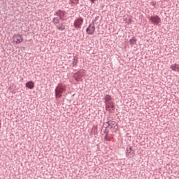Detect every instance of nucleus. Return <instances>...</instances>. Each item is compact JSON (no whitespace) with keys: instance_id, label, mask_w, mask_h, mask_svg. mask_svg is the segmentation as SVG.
Wrapping results in <instances>:
<instances>
[{"instance_id":"obj_20","label":"nucleus","mask_w":179,"mask_h":179,"mask_svg":"<svg viewBox=\"0 0 179 179\" xmlns=\"http://www.w3.org/2000/svg\"><path fill=\"white\" fill-rule=\"evenodd\" d=\"M104 139H105V141H107L108 142L110 141V138H108V134H106Z\"/></svg>"},{"instance_id":"obj_12","label":"nucleus","mask_w":179,"mask_h":179,"mask_svg":"<svg viewBox=\"0 0 179 179\" xmlns=\"http://www.w3.org/2000/svg\"><path fill=\"white\" fill-rule=\"evenodd\" d=\"M136 41H137L136 38H135V36H133L132 38L129 40V43L132 46L136 44Z\"/></svg>"},{"instance_id":"obj_17","label":"nucleus","mask_w":179,"mask_h":179,"mask_svg":"<svg viewBox=\"0 0 179 179\" xmlns=\"http://www.w3.org/2000/svg\"><path fill=\"white\" fill-rule=\"evenodd\" d=\"M71 3L73 5H78L79 3V0H70Z\"/></svg>"},{"instance_id":"obj_11","label":"nucleus","mask_w":179,"mask_h":179,"mask_svg":"<svg viewBox=\"0 0 179 179\" xmlns=\"http://www.w3.org/2000/svg\"><path fill=\"white\" fill-rule=\"evenodd\" d=\"M106 108L107 111H110V110H115V108L114 107V104H113L112 103H108V104H106Z\"/></svg>"},{"instance_id":"obj_19","label":"nucleus","mask_w":179,"mask_h":179,"mask_svg":"<svg viewBox=\"0 0 179 179\" xmlns=\"http://www.w3.org/2000/svg\"><path fill=\"white\" fill-rule=\"evenodd\" d=\"M103 132H104V134H106H106L108 135L110 131L108 129H104Z\"/></svg>"},{"instance_id":"obj_2","label":"nucleus","mask_w":179,"mask_h":179,"mask_svg":"<svg viewBox=\"0 0 179 179\" xmlns=\"http://www.w3.org/2000/svg\"><path fill=\"white\" fill-rule=\"evenodd\" d=\"M149 20L152 23V24L157 25L162 23V19L159 15H155L148 17Z\"/></svg>"},{"instance_id":"obj_4","label":"nucleus","mask_w":179,"mask_h":179,"mask_svg":"<svg viewBox=\"0 0 179 179\" xmlns=\"http://www.w3.org/2000/svg\"><path fill=\"white\" fill-rule=\"evenodd\" d=\"M94 31H96V27L93 22H91L86 29V33L89 36H93V34H94Z\"/></svg>"},{"instance_id":"obj_13","label":"nucleus","mask_w":179,"mask_h":179,"mask_svg":"<svg viewBox=\"0 0 179 179\" xmlns=\"http://www.w3.org/2000/svg\"><path fill=\"white\" fill-rule=\"evenodd\" d=\"M15 85H12L10 86L8 90L10 92V93H12L13 94H15V93H16V90L15 89Z\"/></svg>"},{"instance_id":"obj_16","label":"nucleus","mask_w":179,"mask_h":179,"mask_svg":"<svg viewBox=\"0 0 179 179\" xmlns=\"http://www.w3.org/2000/svg\"><path fill=\"white\" fill-rule=\"evenodd\" d=\"M107 128H110V126H108V122H104L103 124V129H107Z\"/></svg>"},{"instance_id":"obj_7","label":"nucleus","mask_w":179,"mask_h":179,"mask_svg":"<svg viewBox=\"0 0 179 179\" xmlns=\"http://www.w3.org/2000/svg\"><path fill=\"white\" fill-rule=\"evenodd\" d=\"M13 41L15 42L16 44H20V43L23 41V37L22 36V35H15L13 36Z\"/></svg>"},{"instance_id":"obj_14","label":"nucleus","mask_w":179,"mask_h":179,"mask_svg":"<svg viewBox=\"0 0 179 179\" xmlns=\"http://www.w3.org/2000/svg\"><path fill=\"white\" fill-rule=\"evenodd\" d=\"M103 100H105V103H108L111 100V96L107 94L105 96Z\"/></svg>"},{"instance_id":"obj_18","label":"nucleus","mask_w":179,"mask_h":179,"mask_svg":"<svg viewBox=\"0 0 179 179\" xmlns=\"http://www.w3.org/2000/svg\"><path fill=\"white\" fill-rule=\"evenodd\" d=\"M99 19H100V16H96L94 20H92V23H93V24H94V23H96V22H97V20H99Z\"/></svg>"},{"instance_id":"obj_21","label":"nucleus","mask_w":179,"mask_h":179,"mask_svg":"<svg viewBox=\"0 0 179 179\" xmlns=\"http://www.w3.org/2000/svg\"><path fill=\"white\" fill-rule=\"evenodd\" d=\"M90 2H92V3H94V2H96V0H90Z\"/></svg>"},{"instance_id":"obj_8","label":"nucleus","mask_w":179,"mask_h":179,"mask_svg":"<svg viewBox=\"0 0 179 179\" xmlns=\"http://www.w3.org/2000/svg\"><path fill=\"white\" fill-rule=\"evenodd\" d=\"M56 26L57 30H59V31H64L65 30V24L64 22L60 23L59 21V24H54Z\"/></svg>"},{"instance_id":"obj_9","label":"nucleus","mask_w":179,"mask_h":179,"mask_svg":"<svg viewBox=\"0 0 179 179\" xmlns=\"http://www.w3.org/2000/svg\"><path fill=\"white\" fill-rule=\"evenodd\" d=\"M25 87H27L28 89H30L31 90L34 89V83L33 81H28L25 84Z\"/></svg>"},{"instance_id":"obj_3","label":"nucleus","mask_w":179,"mask_h":179,"mask_svg":"<svg viewBox=\"0 0 179 179\" xmlns=\"http://www.w3.org/2000/svg\"><path fill=\"white\" fill-rule=\"evenodd\" d=\"M65 88L62 86H57L55 90V97H58L59 99L62 97V93L65 92Z\"/></svg>"},{"instance_id":"obj_23","label":"nucleus","mask_w":179,"mask_h":179,"mask_svg":"<svg viewBox=\"0 0 179 179\" xmlns=\"http://www.w3.org/2000/svg\"><path fill=\"white\" fill-rule=\"evenodd\" d=\"M76 80H78V78H76Z\"/></svg>"},{"instance_id":"obj_22","label":"nucleus","mask_w":179,"mask_h":179,"mask_svg":"<svg viewBox=\"0 0 179 179\" xmlns=\"http://www.w3.org/2000/svg\"><path fill=\"white\" fill-rule=\"evenodd\" d=\"M0 128H1V121H0Z\"/></svg>"},{"instance_id":"obj_10","label":"nucleus","mask_w":179,"mask_h":179,"mask_svg":"<svg viewBox=\"0 0 179 179\" xmlns=\"http://www.w3.org/2000/svg\"><path fill=\"white\" fill-rule=\"evenodd\" d=\"M170 69L174 71V72H179V65L178 64H171Z\"/></svg>"},{"instance_id":"obj_5","label":"nucleus","mask_w":179,"mask_h":179,"mask_svg":"<svg viewBox=\"0 0 179 179\" xmlns=\"http://www.w3.org/2000/svg\"><path fill=\"white\" fill-rule=\"evenodd\" d=\"M82 24H83V18L80 17L74 20L73 26L75 29H81Z\"/></svg>"},{"instance_id":"obj_1","label":"nucleus","mask_w":179,"mask_h":179,"mask_svg":"<svg viewBox=\"0 0 179 179\" xmlns=\"http://www.w3.org/2000/svg\"><path fill=\"white\" fill-rule=\"evenodd\" d=\"M55 16L52 18L53 24H59V20L61 22H65L66 20V12L62 10H57L54 14Z\"/></svg>"},{"instance_id":"obj_15","label":"nucleus","mask_w":179,"mask_h":179,"mask_svg":"<svg viewBox=\"0 0 179 179\" xmlns=\"http://www.w3.org/2000/svg\"><path fill=\"white\" fill-rule=\"evenodd\" d=\"M78 57H74L73 59L72 66H76V64H78Z\"/></svg>"},{"instance_id":"obj_6","label":"nucleus","mask_w":179,"mask_h":179,"mask_svg":"<svg viewBox=\"0 0 179 179\" xmlns=\"http://www.w3.org/2000/svg\"><path fill=\"white\" fill-rule=\"evenodd\" d=\"M108 127H109L110 129H111L112 132H115L117 129H118V127L115 124V121H108Z\"/></svg>"}]
</instances>
